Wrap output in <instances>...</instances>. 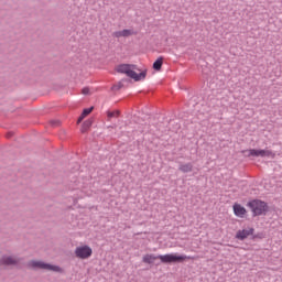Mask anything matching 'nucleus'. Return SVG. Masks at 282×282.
Listing matches in <instances>:
<instances>
[{
    "label": "nucleus",
    "instance_id": "1",
    "mask_svg": "<svg viewBox=\"0 0 282 282\" xmlns=\"http://www.w3.org/2000/svg\"><path fill=\"white\" fill-rule=\"evenodd\" d=\"M160 259L161 263H177L182 261H186V259H195V257L191 256H177L175 253H167L163 256H155L153 253H147L142 257L143 263H155Z\"/></svg>",
    "mask_w": 282,
    "mask_h": 282
},
{
    "label": "nucleus",
    "instance_id": "2",
    "mask_svg": "<svg viewBox=\"0 0 282 282\" xmlns=\"http://www.w3.org/2000/svg\"><path fill=\"white\" fill-rule=\"evenodd\" d=\"M117 72L119 74H126V76L132 78V80H135L137 83L147 78V69L140 72V69H138V66L131 64H121L117 66ZM137 72L140 73L138 74Z\"/></svg>",
    "mask_w": 282,
    "mask_h": 282
},
{
    "label": "nucleus",
    "instance_id": "3",
    "mask_svg": "<svg viewBox=\"0 0 282 282\" xmlns=\"http://www.w3.org/2000/svg\"><path fill=\"white\" fill-rule=\"evenodd\" d=\"M247 206L251 209L253 217H261L269 210L268 203L260 199L250 200Z\"/></svg>",
    "mask_w": 282,
    "mask_h": 282
},
{
    "label": "nucleus",
    "instance_id": "4",
    "mask_svg": "<svg viewBox=\"0 0 282 282\" xmlns=\"http://www.w3.org/2000/svg\"><path fill=\"white\" fill-rule=\"evenodd\" d=\"M29 268L33 270H48V272H63V269L58 265L45 263L41 260H32L28 263Z\"/></svg>",
    "mask_w": 282,
    "mask_h": 282
},
{
    "label": "nucleus",
    "instance_id": "5",
    "mask_svg": "<svg viewBox=\"0 0 282 282\" xmlns=\"http://www.w3.org/2000/svg\"><path fill=\"white\" fill-rule=\"evenodd\" d=\"M245 153H248L247 156L248 158H272V160H274L276 158V153H274L271 150H248L245 151Z\"/></svg>",
    "mask_w": 282,
    "mask_h": 282
},
{
    "label": "nucleus",
    "instance_id": "6",
    "mask_svg": "<svg viewBox=\"0 0 282 282\" xmlns=\"http://www.w3.org/2000/svg\"><path fill=\"white\" fill-rule=\"evenodd\" d=\"M235 237L238 241H246L249 237H254V228L251 226L243 227L236 232Z\"/></svg>",
    "mask_w": 282,
    "mask_h": 282
},
{
    "label": "nucleus",
    "instance_id": "7",
    "mask_svg": "<svg viewBox=\"0 0 282 282\" xmlns=\"http://www.w3.org/2000/svg\"><path fill=\"white\" fill-rule=\"evenodd\" d=\"M91 254H94V250L87 245L79 246L75 249V257L77 259H89Z\"/></svg>",
    "mask_w": 282,
    "mask_h": 282
},
{
    "label": "nucleus",
    "instance_id": "8",
    "mask_svg": "<svg viewBox=\"0 0 282 282\" xmlns=\"http://www.w3.org/2000/svg\"><path fill=\"white\" fill-rule=\"evenodd\" d=\"M19 258L14 256H2L0 259V265H17L19 264Z\"/></svg>",
    "mask_w": 282,
    "mask_h": 282
},
{
    "label": "nucleus",
    "instance_id": "9",
    "mask_svg": "<svg viewBox=\"0 0 282 282\" xmlns=\"http://www.w3.org/2000/svg\"><path fill=\"white\" fill-rule=\"evenodd\" d=\"M232 208H234V214L236 215V217H239L240 219H243V217H246V215H248V210L246 209V207H243L239 203H235Z\"/></svg>",
    "mask_w": 282,
    "mask_h": 282
},
{
    "label": "nucleus",
    "instance_id": "10",
    "mask_svg": "<svg viewBox=\"0 0 282 282\" xmlns=\"http://www.w3.org/2000/svg\"><path fill=\"white\" fill-rule=\"evenodd\" d=\"M91 124H94V119H88V120L84 121L82 124V128H80V132L87 133V131H89V129H91Z\"/></svg>",
    "mask_w": 282,
    "mask_h": 282
},
{
    "label": "nucleus",
    "instance_id": "11",
    "mask_svg": "<svg viewBox=\"0 0 282 282\" xmlns=\"http://www.w3.org/2000/svg\"><path fill=\"white\" fill-rule=\"evenodd\" d=\"M91 111H94V107L84 109L82 115L77 119V124H80L82 120H85V118H87V116H89V113H91Z\"/></svg>",
    "mask_w": 282,
    "mask_h": 282
},
{
    "label": "nucleus",
    "instance_id": "12",
    "mask_svg": "<svg viewBox=\"0 0 282 282\" xmlns=\"http://www.w3.org/2000/svg\"><path fill=\"white\" fill-rule=\"evenodd\" d=\"M115 36H117V39H120L122 36H133V30L126 29V30L116 32Z\"/></svg>",
    "mask_w": 282,
    "mask_h": 282
},
{
    "label": "nucleus",
    "instance_id": "13",
    "mask_svg": "<svg viewBox=\"0 0 282 282\" xmlns=\"http://www.w3.org/2000/svg\"><path fill=\"white\" fill-rule=\"evenodd\" d=\"M180 171H182V173H191V171H193V164L191 163L181 164Z\"/></svg>",
    "mask_w": 282,
    "mask_h": 282
},
{
    "label": "nucleus",
    "instance_id": "14",
    "mask_svg": "<svg viewBox=\"0 0 282 282\" xmlns=\"http://www.w3.org/2000/svg\"><path fill=\"white\" fill-rule=\"evenodd\" d=\"M163 58L160 57L158 58L154 63H153V69H155L156 72H160V69H162V65H163Z\"/></svg>",
    "mask_w": 282,
    "mask_h": 282
},
{
    "label": "nucleus",
    "instance_id": "15",
    "mask_svg": "<svg viewBox=\"0 0 282 282\" xmlns=\"http://www.w3.org/2000/svg\"><path fill=\"white\" fill-rule=\"evenodd\" d=\"M106 113H107L108 120H111V118H119L120 110H113V111L108 110Z\"/></svg>",
    "mask_w": 282,
    "mask_h": 282
},
{
    "label": "nucleus",
    "instance_id": "16",
    "mask_svg": "<svg viewBox=\"0 0 282 282\" xmlns=\"http://www.w3.org/2000/svg\"><path fill=\"white\" fill-rule=\"evenodd\" d=\"M82 94H83V96H91V94H94V89H91L89 87H84L82 89Z\"/></svg>",
    "mask_w": 282,
    "mask_h": 282
},
{
    "label": "nucleus",
    "instance_id": "17",
    "mask_svg": "<svg viewBox=\"0 0 282 282\" xmlns=\"http://www.w3.org/2000/svg\"><path fill=\"white\" fill-rule=\"evenodd\" d=\"M120 87H122L121 84H119L118 86H115L113 89H120Z\"/></svg>",
    "mask_w": 282,
    "mask_h": 282
},
{
    "label": "nucleus",
    "instance_id": "18",
    "mask_svg": "<svg viewBox=\"0 0 282 282\" xmlns=\"http://www.w3.org/2000/svg\"><path fill=\"white\" fill-rule=\"evenodd\" d=\"M7 138H12V133H8V134H7Z\"/></svg>",
    "mask_w": 282,
    "mask_h": 282
}]
</instances>
